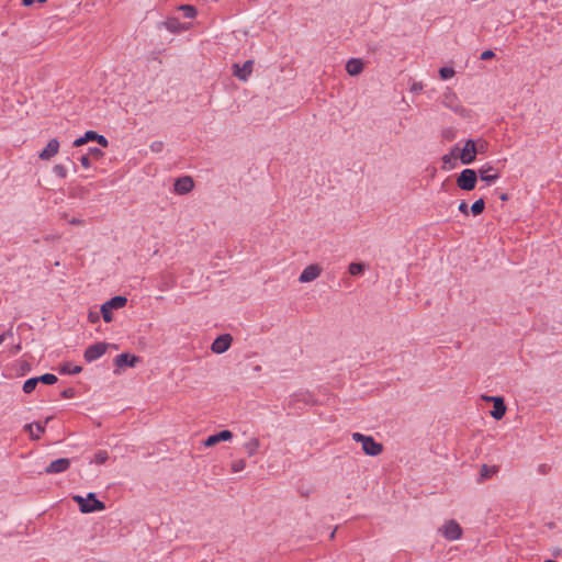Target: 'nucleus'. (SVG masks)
Returning a JSON list of instances; mask_svg holds the SVG:
<instances>
[{
  "instance_id": "nucleus-1",
  "label": "nucleus",
  "mask_w": 562,
  "mask_h": 562,
  "mask_svg": "<svg viewBox=\"0 0 562 562\" xmlns=\"http://www.w3.org/2000/svg\"><path fill=\"white\" fill-rule=\"evenodd\" d=\"M352 439L356 442H361L362 450L368 456L376 457L380 453H382V451H383L382 443L375 441L373 439V437H371V436H366V435H362L360 432H353L352 434Z\"/></svg>"
},
{
  "instance_id": "nucleus-2",
  "label": "nucleus",
  "mask_w": 562,
  "mask_h": 562,
  "mask_svg": "<svg viewBox=\"0 0 562 562\" xmlns=\"http://www.w3.org/2000/svg\"><path fill=\"white\" fill-rule=\"evenodd\" d=\"M72 499L79 505L82 513L100 512L105 508V505L95 498L94 493H89L87 497L75 495Z\"/></svg>"
},
{
  "instance_id": "nucleus-3",
  "label": "nucleus",
  "mask_w": 562,
  "mask_h": 562,
  "mask_svg": "<svg viewBox=\"0 0 562 562\" xmlns=\"http://www.w3.org/2000/svg\"><path fill=\"white\" fill-rule=\"evenodd\" d=\"M127 299L125 296H114L111 300L106 301L101 305L100 312L102 314L103 321L105 323H110L113 319V310L122 308L126 305Z\"/></svg>"
},
{
  "instance_id": "nucleus-4",
  "label": "nucleus",
  "mask_w": 562,
  "mask_h": 562,
  "mask_svg": "<svg viewBox=\"0 0 562 562\" xmlns=\"http://www.w3.org/2000/svg\"><path fill=\"white\" fill-rule=\"evenodd\" d=\"M477 173L473 169H464L457 178V186L464 191H471L475 188Z\"/></svg>"
},
{
  "instance_id": "nucleus-5",
  "label": "nucleus",
  "mask_w": 562,
  "mask_h": 562,
  "mask_svg": "<svg viewBox=\"0 0 562 562\" xmlns=\"http://www.w3.org/2000/svg\"><path fill=\"white\" fill-rule=\"evenodd\" d=\"M442 104L451 109L453 112L458 113L459 115L465 117L467 116V110L461 105L458 97L456 93L449 91L446 92L442 97Z\"/></svg>"
},
{
  "instance_id": "nucleus-6",
  "label": "nucleus",
  "mask_w": 562,
  "mask_h": 562,
  "mask_svg": "<svg viewBox=\"0 0 562 562\" xmlns=\"http://www.w3.org/2000/svg\"><path fill=\"white\" fill-rule=\"evenodd\" d=\"M442 536L447 540H458L462 537V528L456 520H448L440 528Z\"/></svg>"
},
{
  "instance_id": "nucleus-7",
  "label": "nucleus",
  "mask_w": 562,
  "mask_h": 562,
  "mask_svg": "<svg viewBox=\"0 0 562 562\" xmlns=\"http://www.w3.org/2000/svg\"><path fill=\"white\" fill-rule=\"evenodd\" d=\"M254 70V60L249 59L244 65L234 64L232 66L233 75L240 81H247Z\"/></svg>"
},
{
  "instance_id": "nucleus-8",
  "label": "nucleus",
  "mask_w": 562,
  "mask_h": 562,
  "mask_svg": "<svg viewBox=\"0 0 562 562\" xmlns=\"http://www.w3.org/2000/svg\"><path fill=\"white\" fill-rule=\"evenodd\" d=\"M108 349V344L105 342H97L89 346L83 353V358L87 362H92L99 358H101Z\"/></svg>"
},
{
  "instance_id": "nucleus-9",
  "label": "nucleus",
  "mask_w": 562,
  "mask_h": 562,
  "mask_svg": "<svg viewBox=\"0 0 562 562\" xmlns=\"http://www.w3.org/2000/svg\"><path fill=\"white\" fill-rule=\"evenodd\" d=\"M459 158L463 165L472 164L476 158L474 139H468L460 151Z\"/></svg>"
},
{
  "instance_id": "nucleus-10",
  "label": "nucleus",
  "mask_w": 562,
  "mask_h": 562,
  "mask_svg": "<svg viewBox=\"0 0 562 562\" xmlns=\"http://www.w3.org/2000/svg\"><path fill=\"white\" fill-rule=\"evenodd\" d=\"M479 176L482 181L490 184L496 181L501 177V173L492 165L485 164L479 169Z\"/></svg>"
},
{
  "instance_id": "nucleus-11",
  "label": "nucleus",
  "mask_w": 562,
  "mask_h": 562,
  "mask_svg": "<svg viewBox=\"0 0 562 562\" xmlns=\"http://www.w3.org/2000/svg\"><path fill=\"white\" fill-rule=\"evenodd\" d=\"M484 400L488 402L491 401L494 404L491 415L497 420L502 419L506 413L504 400L498 396H484Z\"/></svg>"
},
{
  "instance_id": "nucleus-12",
  "label": "nucleus",
  "mask_w": 562,
  "mask_h": 562,
  "mask_svg": "<svg viewBox=\"0 0 562 562\" xmlns=\"http://www.w3.org/2000/svg\"><path fill=\"white\" fill-rule=\"evenodd\" d=\"M232 340L233 339L229 334L221 335L212 342L211 350L214 353H223L231 347Z\"/></svg>"
},
{
  "instance_id": "nucleus-13",
  "label": "nucleus",
  "mask_w": 562,
  "mask_h": 562,
  "mask_svg": "<svg viewBox=\"0 0 562 562\" xmlns=\"http://www.w3.org/2000/svg\"><path fill=\"white\" fill-rule=\"evenodd\" d=\"M70 467V460L68 458H60L52 461L45 469L47 474H57L67 471Z\"/></svg>"
},
{
  "instance_id": "nucleus-14",
  "label": "nucleus",
  "mask_w": 562,
  "mask_h": 562,
  "mask_svg": "<svg viewBox=\"0 0 562 562\" xmlns=\"http://www.w3.org/2000/svg\"><path fill=\"white\" fill-rule=\"evenodd\" d=\"M322 268L318 265L307 266L299 277V281L302 283L312 282L319 277Z\"/></svg>"
},
{
  "instance_id": "nucleus-15",
  "label": "nucleus",
  "mask_w": 562,
  "mask_h": 562,
  "mask_svg": "<svg viewBox=\"0 0 562 562\" xmlns=\"http://www.w3.org/2000/svg\"><path fill=\"white\" fill-rule=\"evenodd\" d=\"M194 187V182L191 177H181L176 180L173 184V190L177 194H187L189 193Z\"/></svg>"
},
{
  "instance_id": "nucleus-16",
  "label": "nucleus",
  "mask_w": 562,
  "mask_h": 562,
  "mask_svg": "<svg viewBox=\"0 0 562 562\" xmlns=\"http://www.w3.org/2000/svg\"><path fill=\"white\" fill-rule=\"evenodd\" d=\"M59 142L56 138L50 139L46 147L38 154L42 160H49L58 154Z\"/></svg>"
},
{
  "instance_id": "nucleus-17",
  "label": "nucleus",
  "mask_w": 562,
  "mask_h": 562,
  "mask_svg": "<svg viewBox=\"0 0 562 562\" xmlns=\"http://www.w3.org/2000/svg\"><path fill=\"white\" fill-rule=\"evenodd\" d=\"M233 438V432L229 431V430H222L217 434H214L210 437H207V439L204 441V446L205 447H213L215 446L216 443L221 442V441H228Z\"/></svg>"
},
{
  "instance_id": "nucleus-18",
  "label": "nucleus",
  "mask_w": 562,
  "mask_h": 562,
  "mask_svg": "<svg viewBox=\"0 0 562 562\" xmlns=\"http://www.w3.org/2000/svg\"><path fill=\"white\" fill-rule=\"evenodd\" d=\"M137 362H138V358L136 356H131L130 353H121L114 358V364L117 368H123V367L133 368Z\"/></svg>"
},
{
  "instance_id": "nucleus-19",
  "label": "nucleus",
  "mask_w": 562,
  "mask_h": 562,
  "mask_svg": "<svg viewBox=\"0 0 562 562\" xmlns=\"http://www.w3.org/2000/svg\"><path fill=\"white\" fill-rule=\"evenodd\" d=\"M363 63L359 58H351L346 64V71L350 76H357L362 72L363 70Z\"/></svg>"
},
{
  "instance_id": "nucleus-20",
  "label": "nucleus",
  "mask_w": 562,
  "mask_h": 562,
  "mask_svg": "<svg viewBox=\"0 0 562 562\" xmlns=\"http://www.w3.org/2000/svg\"><path fill=\"white\" fill-rule=\"evenodd\" d=\"M49 419L50 418H47L45 424L36 423L25 425V429L30 432L32 439H38L41 437V435L45 431V425Z\"/></svg>"
},
{
  "instance_id": "nucleus-21",
  "label": "nucleus",
  "mask_w": 562,
  "mask_h": 562,
  "mask_svg": "<svg viewBox=\"0 0 562 562\" xmlns=\"http://www.w3.org/2000/svg\"><path fill=\"white\" fill-rule=\"evenodd\" d=\"M259 448H260V440L257 437L250 438L244 445V450L248 454V457H252V456L257 454Z\"/></svg>"
},
{
  "instance_id": "nucleus-22",
  "label": "nucleus",
  "mask_w": 562,
  "mask_h": 562,
  "mask_svg": "<svg viewBox=\"0 0 562 562\" xmlns=\"http://www.w3.org/2000/svg\"><path fill=\"white\" fill-rule=\"evenodd\" d=\"M98 135L99 134H97L94 131H88L85 133V135L82 137H79L74 142V146L80 147L88 142L97 140Z\"/></svg>"
},
{
  "instance_id": "nucleus-23",
  "label": "nucleus",
  "mask_w": 562,
  "mask_h": 562,
  "mask_svg": "<svg viewBox=\"0 0 562 562\" xmlns=\"http://www.w3.org/2000/svg\"><path fill=\"white\" fill-rule=\"evenodd\" d=\"M456 150H458V147H454L451 154L445 155V156L442 157V164H443L442 168H443V169H447V168H448V167H447L448 165H449L450 167H453V162H454V160L457 159V156L454 155V151H456Z\"/></svg>"
},
{
  "instance_id": "nucleus-24",
  "label": "nucleus",
  "mask_w": 562,
  "mask_h": 562,
  "mask_svg": "<svg viewBox=\"0 0 562 562\" xmlns=\"http://www.w3.org/2000/svg\"><path fill=\"white\" fill-rule=\"evenodd\" d=\"M36 379L38 382H42V383L48 384V385L55 384L58 380L57 376L53 373H45L41 376H37Z\"/></svg>"
},
{
  "instance_id": "nucleus-25",
  "label": "nucleus",
  "mask_w": 562,
  "mask_h": 562,
  "mask_svg": "<svg viewBox=\"0 0 562 562\" xmlns=\"http://www.w3.org/2000/svg\"><path fill=\"white\" fill-rule=\"evenodd\" d=\"M179 10H181L183 15L188 19H193L196 15V9L193 5L183 4L179 7Z\"/></svg>"
},
{
  "instance_id": "nucleus-26",
  "label": "nucleus",
  "mask_w": 562,
  "mask_h": 562,
  "mask_svg": "<svg viewBox=\"0 0 562 562\" xmlns=\"http://www.w3.org/2000/svg\"><path fill=\"white\" fill-rule=\"evenodd\" d=\"M37 383H38V381L36 378H31V379L26 380L23 384L24 393H26V394L32 393L35 390Z\"/></svg>"
},
{
  "instance_id": "nucleus-27",
  "label": "nucleus",
  "mask_w": 562,
  "mask_h": 562,
  "mask_svg": "<svg viewBox=\"0 0 562 562\" xmlns=\"http://www.w3.org/2000/svg\"><path fill=\"white\" fill-rule=\"evenodd\" d=\"M484 207H485L484 200L479 199L472 204L471 212L473 213V215H480L484 211Z\"/></svg>"
},
{
  "instance_id": "nucleus-28",
  "label": "nucleus",
  "mask_w": 562,
  "mask_h": 562,
  "mask_svg": "<svg viewBox=\"0 0 562 562\" xmlns=\"http://www.w3.org/2000/svg\"><path fill=\"white\" fill-rule=\"evenodd\" d=\"M81 371H82V368L80 366H75L72 363H66L61 369L63 373H68V374H78Z\"/></svg>"
},
{
  "instance_id": "nucleus-29",
  "label": "nucleus",
  "mask_w": 562,
  "mask_h": 562,
  "mask_svg": "<svg viewBox=\"0 0 562 562\" xmlns=\"http://www.w3.org/2000/svg\"><path fill=\"white\" fill-rule=\"evenodd\" d=\"M246 467V461L244 459H237L232 462L231 464V471L233 473L241 472Z\"/></svg>"
},
{
  "instance_id": "nucleus-30",
  "label": "nucleus",
  "mask_w": 562,
  "mask_h": 562,
  "mask_svg": "<svg viewBox=\"0 0 562 562\" xmlns=\"http://www.w3.org/2000/svg\"><path fill=\"white\" fill-rule=\"evenodd\" d=\"M364 270V265L359 262H352L349 265L348 271L351 276H358Z\"/></svg>"
},
{
  "instance_id": "nucleus-31",
  "label": "nucleus",
  "mask_w": 562,
  "mask_h": 562,
  "mask_svg": "<svg viewBox=\"0 0 562 562\" xmlns=\"http://www.w3.org/2000/svg\"><path fill=\"white\" fill-rule=\"evenodd\" d=\"M474 145H475V149H476V155L486 153L487 147H488L487 142L482 138L475 139Z\"/></svg>"
},
{
  "instance_id": "nucleus-32",
  "label": "nucleus",
  "mask_w": 562,
  "mask_h": 562,
  "mask_svg": "<svg viewBox=\"0 0 562 562\" xmlns=\"http://www.w3.org/2000/svg\"><path fill=\"white\" fill-rule=\"evenodd\" d=\"M109 458V454L106 451L104 450H100L98 451L95 454H94V458H93V461L97 463V464H103Z\"/></svg>"
},
{
  "instance_id": "nucleus-33",
  "label": "nucleus",
  "mask_w": 562,
  "mask_h": 562,
  "mask_svg": "<svg viewBox=\"0 0 562 562\" xmlns=\"http://www.w3.org/2000/svg\"><path fill=\"white\" fill-rule=\"evenodd\" d=\"M439 75L441 79L447 80L454 76V70L452 68L442 67L439 70Z\"/></svg>"
},
{
  "instance_id": "nucleus-34",
  "label": "nucleus",
  "mask_w": 562,
  "mask_h": 562,
  "mask_svg": "<svg viewBox=\"0 0 562 562\" xmlns=\"http://www.w3.org/2000/svg\"><path fill=\"white\" fill-rule=\"evenodd\" d=\"M495 473H496L495 468H490L486 464L482 465V468H481V476L482 477L487 479V477H491Z\"/></svg>"
},
{
  "instance_id": "nucleus-35",
  "label": "nucleus",
  "mask_w": 562,
  "mask_h": 562,
  "mask_svg": "<svg viewBox=\"0 0 562 562\" xmlns=\"http://www.w3.org/2000/svg\"><path fill=\"white\" fill-rule=\"evenodd\" d=\"M87 155H89L90 159H100L103 156V151L100 148L92 147Z\"/></svg>"
},
{
  "instance_id": "nucleus-36",
  "label": "nucleus",
  "mask_w": 562,
  "mask_h": 562,
  "mask_svg": "<svg viewBox=\"0 0 562 562\" xmlns=\"http://www.w3.org/2000/svg\"><path fill=\"white\" fill-rule=\"evenodd\" d=\"M54 172L59 178H66V176H67V169L64 165L54 166Z\"/></svg>"
},
{
  "instance_id": "nucleus-37",
  "label": "nucleus",
  "mask_w": 562,
  "mask_h": 562,
  "mask_svg": "<svg viewBox=\"0 0 562 562\" xmlns=\"http://www.w3.org/2000/svg\"><path fill=\"white\" fill-rule=\"evenodd\" d=\"M80 162H81L82 167H85V168H90V166H91V159L89 158V155H83V156H81V158H80Z\"/></svg>"
},
{
  "instance_id": "nucleus-38",
  "label": "nucleus",
  "mask_w": 562,
  "mask_h": 562,
  "mask_svg": "<svg viewBox=\"0 0 562 562\" xmlns=\"http://www.w3.org/2000/svg\"><path fill=\"white\" fill-rule=\"evenodd\" d=\"M495 56L494 52L491 50V49H487V50H484L482 54H481V59L482 60H487V59H491Z\"/></svg>"
},
{
  "instance_id": "nucleus-39",
  "label": "nucleus",
  "mask_w": 562,
  "mask_h": 562,
  "mask_svg": "<svg viewBox=\"0 0 562 562\" xmlns=\"http://www.w3.org/2000/svg\"><path fill=\"white\" fill-rule=\"evenodd\" d=\"M100 316H99V313L97 312H89L88 314V319L90 323H97L99 321Z\"/></svg>"
},
{
  "instance_id": "nucleus-40",
  "label": "nucleus",
  "mask_w": 562,
  "mask_h": 562,
  "mask_svg": "<svg viewBox=\"0 0 562 562\" xmlns=\"http://www.w3.org/2000/svg\"><path fill=\"white\" fill-rule=\"evenodd\" d=\"M95 142H98V144L101 145L104 148L108 147V145H109L108 139L103 135H98Z\"/></svg>"
},
{
  "instance_id": "nucleus-41",
  "label": "nucleus",
  "mask_w": 562,
  "mask_h": 562,
  "mask_svg": "<svg viewBox=\"0 0 562 562\" xmlns=\"http://www.w3.org/2000/svg\"><path fill=\"white\" fill-rule=\"evenodd\" d=\"M459 211L461 213H463L464 215H469V206L467 204V202L462 201L460 204H459Z\"/></svg>"
},
{
  "instance_id": "nucleus-42",
  "label": "nucleus",
  "mask_w": 562,
  "mask_h": 562,
  "mask_svg": "<svg viewBox=\"0 0 562 562\" xmlns=\"http://www.w3.org/2000/svg\"><path fill=\"white\" fill-rule=\"evenodd\" d=\"M550 470H551L550 465L544 464V463H543V464H540V465L538 467V472H539L540 474H547V473H549V471H550Z\"/></svg>"
},
{
  "instance_id": "nucleus-43",
  "label": "nucleus",
  "mask_w": 562,
  "mask_h": 562,
  "mask_svg": "<svg viewBox=\"0 0 562 562\" xmlns=\"http://www.w3.org/2000/svg\"><path fill=\"white\" fill-rule=\"evenodd\" d=\"M161 146H162V144H161V143L156 142V143H153V144H151L150 148H151V150H154V151H159V150H160V148H161Z\"/></svg>"
},
{
  "instance_id": "nucleus-44",
  "label": "nucleus",
  "mask_w": 562,
  "mask_h": 562,
  "mask_svg": "<svg viewBox=\"0 0 562 562\" xmlns=\"http://www.w3.org/2000/svg\"><path fill=\"white\" fill-rule=\"evenodd\" d=\"M70 224L72 225H82L83 224V221L79 220V218H72L69 221Z\"/></svg>"
},
{
  "instance_id": "nucleus-45",
  "label": "nucleus",
  "mask_w": 562,
  "mask_h": 562,
  "mask_svg": "<svg viewBox=\"0 0 562 562\" xmlns=\"http://www.w3.org/2000/svg\"><path fill=\"white\" fill-rule=\"evenodd\" d=\"M35 0H22V4L25 7H30L34 3Z\"/></svg>"
},
{
  "instance_id": "nucleus-46",
  "label": "nucleus",
  "mask_w": 562,
  "mask_h": 562,
  "mask_svg": "<svg viewBox=\"0 0 562 562\" xmlns=\"http://www.w3.org/2000/svg\"><path fill=\"white\" fill-rule=\"evenodd\" d=\"M8 335H11V331H8V333H5V334L0 335V345L5 340V337H7Z\"/></svg>"
},
{
  "instance_id": "nucleus-47",
  "label": "nucleus",
  "mask_w": 562,
  "mask_h": 562,
  "mask_svg": "<svg viewBox=\"0 0 562 562\" xmlns=\"http://www.w3.org/2000/svg\"><path fill=\"white\" fill-rule=\"evenodd\" d=\"M40 3H45L47 0H37Z\"/></svg>"
}]
</instances>
